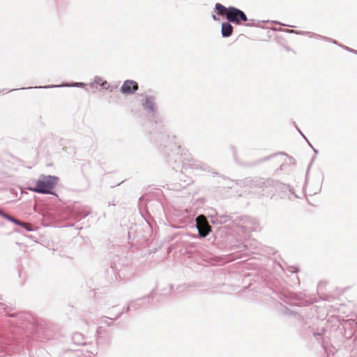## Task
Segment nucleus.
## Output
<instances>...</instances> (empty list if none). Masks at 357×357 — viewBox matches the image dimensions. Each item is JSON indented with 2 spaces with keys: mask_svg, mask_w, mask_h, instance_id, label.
Returning <instances> with one entry per match:
<instances>
[{
  "mask_svg": "<svg viewBox=\"0 0 357 357\" xmlns=\"http://www.w3.org/2000/svg\"><path fill=\"white\" fill-rule=\"evenodd\" d=\"M300 134L303 136V137H305L304 134L301 132V130H299Z\"/></svg>",
  "mask_w": 357,
  "mask_h": 357,
  "instance_id": "a19ab883",
  "label": "nucleus"
},
{
  "mask_svg": "<svg viewBox=\"0 0 357 357\" xmlns=\"http://www.w3.org/2000/svg\"><path fill=\"white\" fill-rule=\"evenodd\" d=\"M212 18H213V20H215V21H218V20H219V18H218V17H216V15H212Z\"/></svg>",
  "mask_w": 357,
  "mask_h": 357,
  "instance_id": "c9c22d12",
  "label": "nucleus"
},
{
  "mask_svg": "<svg viewBox=\"0 0 357 357\" xmlns=\"http://www.w3.org/2000/svg\"><path fill=\"white\" fill-rule=\"evenodd\" d=\"M214 10L219 15L225 16V13H227V12H228L229 7L227 8V7H225V6H223L222 4H221L220 3H216L215 5Z\"/></svg>",
  "mask_w": 357,
  "mask_h": 357,
  "instance_id": "412c9836",
  "label": "nucleus"
},
{
  "mask_svg": "<svg viewBox=\"0 0 357 357\" xmlns=\"http://www.w3.org/2000/svg\"><path fill=\"white\" fill-rule=\"evenodd\" d=\"M225 18L229 22L235 24H241L243 22L248 20L245 13L234 6H229V10L225 13Z\"/></svg>",
  "mask_w": 357,
  "mask_h": 357,
  "instance_id": "0eeeda50",
  "label": "nucleus"
},
{
  "mask_svg": "<svg viewBox=\"0 0 357 357\" xmlns=\"http://www.w3.org/2000/svg\"><path fill=\"white\" fill-rule=\"evenodd\" d=\"M112 319H112L110 317H103L101 321V323H102L108 326H110L112 325V322H110L109 320H112Z\"/></svg>",
  "mask_w": 357,
  "mask_h": 357,
  "instance_id": "a878e982",
  "label": "nucleus"
},
{
  "mask_svg": "<svg viewBox=\"0 0 357 357\" xmlns=\"http://www.w3.org/2000/svg\"><path fill=\"white\" fill-rule=\"evenodd\" d=\"M72 340L77 345H84L86 344L84 335L78 332L73 333Z\"/></svg>",
  "mask_w": 357,
  "mask_h": 357,
  "instance_id": "aec40b11",
  "label": "nucleus"
},
{
  "mask_svg": "<svg viewBox=\"0 0 357 357\" xmlns=\"http://www.w3.org/2000/svg\"><path fill=\"white\" fill-rule=\"evenodd\" d=\"M252 186L260 189V193L263 196L272 197L277 192V187H283L282 183L271 178H256L252 181Z\"/></svg>",
  "mask_w": 357,
  "mask_h": 357,
  "instance_id": "7ed1b4c3",
  "label": "nucleus"
},
{
  "mask_svg": "<svg viewBox=\"0 0 357 357\" xmlns=\"http://www.w3.org/2000/svg\"><path fill=\"white\" fill-rule=\"evenodd\" d=\"M285 31L287 32V33H296V34L306 35V36H308L310 38H313L314 37V38H316L322 39V38L324 37V36H321V35H319V34H317V33H313V32H310V31H295V30H293V29H286Z\"/></svg>",
  "mask_w": 357,
  "mask_h": 357,
  "instance_id": "6ab92c4d",
  "label": "nucleus"
},
{
  "mask_svg": "<svg viewBox=\"0 0 357 357\" xmlns=\"http://www.w3.org/2000/svg\"><path fill=\"white\" fill-rule=\"evenodd\" d=\"M233 222L236 227H241L248 231H260L261 227L259 220L250 216H238L234 218Z\"/></svg>",
  "mask_w": 357,
  "mask_h": 357,
  "instance_id": "39448f33",
  "label": "nucleus"
},
{
  "mask_svg": "<svg viewBox=\"0 0 357 357\" xmlns=\"http://www.w3.org/2000/svg\"><path fill=\"white\" fill-rule=\"evenodd\" d=\"M20 338L14 335L10 336L5 335L0 333V347L2 348H6L8 346H19L20 348H22L24 346H20Z\"/></svg>",
  "mask_w": 357,
  "mask_h": 357,
  "instance_id": "9d476101",
  "label": "nucleus"
},
{
  "mask_svg": "<svg viewBox=\"0 0 357 357\" xmlns=\"http://www.w3.org/2000/svg\"><path fill=\"white\" fill-rule=\"evenodd\" d=\"M78 214H80L79 215L80 218H83L86 217L89 214V211H80L78 213Z\"/></svg>",
  "mask_w": 357,
  "mask_h": 357,
  "instance_id": "2f4dec72",
  "label": "nucleus"
},
{
  "mask_svg": "<svg viewBox=\"0 0 357 357\" xmlns=\"http://www.w3.org/2000/svg\"><path fill=\"white\" fill-rule=\"evenodd\" d=\"M249 22L245 24L248 26H254V20L250 19L248 20Z\"/></svg>",
  "mask_w": 357,
  "mask_h": 357,
  "instance_id": "72a5a7b5",
  "label": "nucleus"
},
{
  "mask_svg": "<svg viewBox=\"0 0 357 357\" xmlns=\"http://www.w3.org/2000/svg\"><path fill=\"white\" fill-rule=\"evenodd\" d=\"M279 154H284V153L282 152H280V153H279ZM277 155H278V153H276V154H274V155H270L266 156L264 158H262L259 159V160H257L255 162V164H258V163H260V162L268 161V160L272 158L273 156H275Z\"/></svg>",
  "mask_w": 357,
  "mask_h": 357,
  "instance_id": "5701e85b",
  "label": "nucleus"
},
{
  "mask_svg": "<svg viewBox=\"0 0 357 357\" xmlns=\"http://www.w3.org/2000/svg\"><path fill=\"white\" fill-rule=\"evenodd\" d=\"M340 46L342 47V48H344V50H346L348 52H352V53H354V54H357V50H355L354 49H351V48H350L349 47H347L345 45H340Z\"/></svg>",
  "mask_w": 357,
  "mask_h": 357,
  "instance_id": "c85d7f7f",
  "label": "nucleus"
},
{
  "mask_svg": "<svg viewBox=\"0 0 357 357\" xmlns=\"http://www.w3.org/2000/svg\"><path fill=\"white\" fill-rule=\"evenodd\" d=\"M288 198L291 199V197L289 196V194H287Z\"/></svg>",
  "mask_w": 357,
  "mask_h": 357,
  "instance_id": "09e8293b",
  "label": "nucleus"
},
{
  "mask_svg": "<svg viewBox=\"0 0 357 357\" xmlns=\"http://www.w3.org/2000/svg\"><path fill=\"white\" fill-rule=\"evenodd\" d=\"M349 321H352V323L355 324L354 320H349ZM356 324H357L356 323Z\"/></svg>",
  "mask_w": 357,
  "mask_h": 357,
  "instance_id": "49530a36",
  "label": "nucleus"
},
{
  "mask_svg": "<svg viewBox=\"0 0 357 357\" xmlns=\"http://www.w3.org/2000/svg\"><path fill=\"white\" fill-rule=\"evenodd\" d=\"M103 331H104V329L102 326H99L96 330V333L98 335H100V334L103 333Z\"/></svg>",
  "mask_w": 357,
  "mask_h": 357,
  "instance_id": "473e14b6",
  "label": "nucleus"
},
{
  "mask_svg": "<svg viewBox=\"0 0 357 357\" xmlns=\"http://www.w3.org/2000/svg\"><path fill=\"white\" fill-rule=\"evenodd\" d=\"M282 185H284V188L280 186L277 187V192L280 193L281 197H284L287 192H289V194L294 195L296 197H298L290 185L284 183H282Z\"/></svg>",
  "mask_w": 357,
  "mask_h": 357,
  "instance_id": "a211bd4d",
  "label": "nucleus"
},
{
  "mask_svg": "<svg viewBox=\"0 0 357 357\" xmlns=\"http://www.w3.org/2000/svg\"><path fill=\"white\" fill-rule=\"evenodd\" d=\"M102 81H103V80H102V77H98V76L95 77V79H94V83H95L96 84H99V85H100V84H101V82H102Z\"/></svg>",
  "mask_w": 357,
  "mask_h": 357,
  "instance_id": "7c9ffc66",
  "label": "nucleus"
},
{
  "mask_svg": "<svg viewBox=\"0 0 357 357\" xmlns=\"http://www.w3.org/2000/svg\"><path fill=\"white\" fill-rule=\"evenodd\" d=\"M258 243L256 241H253L250 243V245L238 243L237 244H234L231 245V250H236L238 252H242L244 250H248L249 251L252 252H255L256 251H258Z\"/></svg>",
  "mask_w": 357,
  "mask_h": 357,
  "instance_id": "f8f14e48",
  "label": "nucleus"
},
{
  "mask_svg": "<svg viewBox=\"0 0 357 357\" xmlns=\"http://www.w3.org/2000/svg\"><path fill=\"white\" fill-rule=\"evenodd\" d=\"M157 139H160V140L165 139L167 138L168 140H175L176 139V137L173 135L172 137H170L169 135H165V134H160L159 136L156 137Z\"/></svg>",
  "mask_w": 357,
  "mask_h": 357,
  "instance_id": "393cba45",
  "label": "nucleus"
},
{
  "mask_svg": "<svg viewBox=\"0 0 357 357\" xmlns=\"http://www.w3.org/2000/svg\"><path fill=\"white\" fill-rule=\"evenodd\" d=\"M195 227L198 231V236L200 238H206L212 231L205 216L200 215L195 219Z\"/></svg>",
  "mask_w": 357,
  "mask_h": 357,
  "instance_id": "6e6552de",
  "label": "nucleus"
},
{
  "mask_svg": "<svg viewBox=\"0 0 357 357\" xmlns=\"http://www.w3.org/2000/svg\"><path fill=\"white\" fill-rule=\"evenodd\" d=\"M5 91V89H3V90H2V91ZM1 91H0V93H1Z\"/></svg>",
  "mask_w": 357,
  "mask_h": 357,
  "instance_id": "5fc2aeb1",
  "label": "nucleus"
},
{
  "mask_svg": "<svg viewBox=\"0 0 357 357\" xmlns=\"http://www.w3.org/2000/svg\"><path fill=\"white\" fill-rule=\"evenodd\" d=\"M138 83L134 80L127 79L124 81L120 88V91L123 94H132L138 90Z\"/></svg>",
  "mask_w": 357,
  "mask_h": 357,
  "instance_id": "9b49d317",
  "label": "nucleus"
},
{
  "mask_svg": "<svg viewBox=\"0 0 357 357\" xmlns=\"http://www.w3.org/2000/svg\"><path fill=\"white\" fill-rule=\"evenodd\" d=\"M300 134L303 136V137H305L304 134L301 132V130H299Z\"/></svg>",
  "mask_w": 357,
  "mask_h": 357,
  "instance_id": "37998d69",
  "label": "nucleus"
},
{
  "mask_svg": "<svg viewBox=\"0 0 357 357\" xmlns=\"http://www.w3.org/2000/svg\"><path fill=\"white\" fill-rule=\"evenodd\" d=\"M162 144H160L159 149L164 155L167 157L166 162L176 171L181 167L182 173L179 175L181 179L179 186L176 184H172L169 188L170 190L177 191L179 190L180 188H186L192 183L190 178H188L187 180H183L181 178V177L183 176V169L187 171L188 169H192L201 170L204 172L213 173L212 168L208 164L192 158L190 154L183 153V149L176 142H174L172 144H165L162 147Z\"/></svg>",
  "mask_w": 357,
  "mask_h": 357,
  "instance_id": "f257e3e1",
  "label": "nucleus"
},
{
  "mask_svg": "<svg viewBox=\"0 0 357 357\" xmlns=\"http://www.w3.org/2000/svg\"><path fill=\"white\" fill-rule=\"evenodd\" d=\"M322 40H326V41H327V42H331V43H333V44H335V45H339V46H340V44H339V43H337V40H333V39H332V38H328V37H326V36L323 37V38H322Z\"/></svg>",
  "mask_w": 357,
  "mask_h": 357,
  "instance_id": "bb28decb",
  "label": "nucleus"
},
{
  "mask_svg": "<svg viewBox=\"0 0 357 357\" xmlns=\"http://www.w3.org/2000/svg\"><path fill=\"white\" fill-rule=\"evenodd\" d=\"M0 216L15 223V225H20V226L24 227L26 231H32L33 230L31 225H28L25 222H21L20 220L12 217L11 215H10L8 213L4 212L3 211H2Z\"/></svg>",
  "mask_w": 357,
  "mask_h": 357,
  "instance_id": "4468645a",
  "label": "nucleus"
},
{
  "mask_svg": "<svg viewBox=\"0 0 357 357\" xmlns=\"http://www.w3.org/2000/svg\"><path fill=\"white\" fill-rule=\"evenodd\" d=\"M314 151L315 153H317V150L314 149Z\"/></svg>",
  "mask_w": 357,
  "mask_h": 357,
  "instance_id": "3c124183",
  "label": "nucleus"
},
{
  "mask_svg": "<svg viewBox=\"0 0 357 357\" xmlns=\"http://www.w3.org/2000/svg\"><path fill=\"white\" fill-rule=\"evenodd\" d=\"M300 134L303 136V137H305L304 134L301 132V130H299Z\"/></svg>",
  "mask_w": 357,
  "mask_h": 357,
  "instance_id": "c03bdc74",
  "label": "nucleus"
},
{
  "mask_svg": "<svg viewBox=\"0 0 357 357\" xmlns=\"http://www.w3.org/2000/svg\"><path fill=\"white\" fill-rule=\"evenodd\" d=\"M85 348L82 351L83 357H94L98 354V346L96 344H85Z\"/></svg>",
  "mask_w": 357,
  "mask_h": 357,
  "instance_id": "2eb2a0df",
  "label": "nucleus"
},
{
  "mask_svg": "<svg viewBox=\"0 0 357 357\" xmlns=\"http://www.w3.org/2000/svg\"><path fill=\"white\" fill-rule=\"evenodd\" d=\"M309 330H310V333H312L313 335V336L317 338V340H319V338L322 335H324V334L326 331L325 329H324V328L317 329V331H315L314 328H311L310 326L309 327Z\"/></svg>",
  "mask_w": 357,
  "mask_h": 357,
  "instance_id": "4be33fe9",
  "label": "nucleus"
},
{
  "mask_svg": "<svg viewBox=\"0 0 357 357\" xmlns=\"http://www.w3.org/2000/svg\"><path fill=\"white\" fill-rule=\"evenodd\" d=\"M216 214H217V217L215 219H212V220H211V222L213 224L222 225V224L226 223L230 220L233 222V220H234V219H233V217H231L230 215H227L226 214H222V215H218V213H216Z\"/></svg>",
  "mask_w": 357,
  "mask_h": 357,
  "instance_id": "f3484780",
  "label": "nucleus"
},
{
  "mask_svg": "<svg viewBox=\"0 0 357 357\" xmlns=\"http://www.w3.org/2000/svg\"><path fill=\"white\" fill-rule=\"evenodd\" d=\"M15 89H11V90H10L9 91H15Z\"/></svg>",
  "mask_w": 357,
  "mask_h": 357,
  "instance_id": "864d4df0",
  "label": "nucleus"
},
{
  "mask_svg": "<svg viewBox=\"0 0 357 357\" xmlns=\"http://www.w3.org/2000/svg\"><path fill=\"white\" fill-rule=\"evenodd\" d=\"M288 198L291 199V197L289 196V194H287Z\"/></svg>",
  "mask_w": 357,
  "mask_h": 357,
  "instance_id": "de8ad7c7",
  "label": "nucleus"
},
{
  "mask_svg": "<svg viewBox=\"0 0 357 357\" xmlns=\"http://www.w3.org/2000/svg\"><path fill=\"white\" fill-rule=\"evenodd\" d=\"M58 181L59 178L57 176L42 175L36 182L35 185L30 187L29 189L40 194H54L52 189L55 187Z\"/></svg>",
  "mask_w": 357,
  "mask_h": 357,
  "instance_id": "20e7f679",
  "label": "nucleus"
},
{
  "mask_svg": "<svg viewBox=\"0 0 357 357\" xmlns=\"http://www.w3.org/2000/svg\"><path fill=\"white\" fill-rule=\"evenodd\" d=\"M100 86L103 89L106 90H109L110 91H112L113 88L111 87L110 84L105 80L102 81L101 84H100Z\"/></svg>",
  "mask_w": 357,
  "mask_h": 357,
  "instance_id": "b1692460",
  "label": "nucleus"
},
{
  "mask_svg": "<svg viewBox=\"0 0 357 357\" xmlns=\"http://www.w3.org/2000/svg\"><path fill=\"white\" fill-rule=\"evenodd\" d=\"M288 198L291 199V197L289 196V194H287Z\"/></svg>",
  "mask_w": 357,
  "mask_h": 357,
  "instance_id": "8fccbe9b",
  "label": "nucleus"
},
{
  "mask_svg": "<svg viewBox=\"0 0 357 357\" xmlns=\"http://www.w3.org/2000/svg\"><path fill=\"white\" fill-rule=\"evenodd\" d=\"M298 269L297 268H295V270L293 271V272H296V273L298 272Z\"/></svg>",
  "mask_w": 357,
  "mask_h": 357,
  "instance_id": "a18cd8bd",
  "label": "nucleus"
},
{
  "mask_svg": "<svg viewBox=\"0 0 357 357\" xmlns=\"http://www.w3.org/2000/svg\"><path fill=\"white\" fill-rule=\"evenodd\" d=\"M85 85L83 82H72V83H66L62 85H59V86H66V87H83ZM59 87L58 85H46V86H30V87H22L19 89L20 90H26V89H50Z\"/></svg>",
  "mask_w": 357,
  "mask_h": 357,
  "instance_id": "ddd939ff",
  "label": "nucleus"
},
{
  "mask_svg": "<svg viewBox=\"0 0 357 357\" xmlns=\"http://www.w3.org/2000/svg\"><path fill=\"white\" fill-rule=\"evenodd\" d=\"M300 134L303 136V137H305L304 134L301 132V130H299Z\"/></svg>",
  "mask_w": 357,
  "mask_h": 357,
  "instance_id": "ea45409f",
  "label": "nucleus"
},
{
  "mask_svg": "<svg viewBox=\"0 0 357 357\" xmlns=\"http://www.w3.org/2000/svg\"><path fill=\"white\" fill-rule=\"evenodd\" d=\"M271 298L275 301H277L280 305V310L284 315H294L298 316V317H301V314L303 312H297L294 310H291L284 305L282 302L290 305H296L298 304V301L299 300V296L296 294L289 292V291H282L278 292L273 291L271 294Z\"/></svg>",
  "mask_w": 357,
  "mask_h": 357,
  "instance_id": "f03ea898",
  "label": "nucleus"
},
{
  "mask_svg": "<svg viewBox=\"0 0 357 357\" xmlns=\"http://www.w3.org/2000/svg\"><path fill=\"white\" fill-rule=\"evenodd\" d=\"M153 293L154 291H153L146 296L130 301L127 306V311L137 310L148 307L149 305V298H153Z\"/></svg>",
  "mask_w": 357,
  "mask_h": 357,
  "instance_id": "1a4fd4ad",
  "label": "nucleus"
},
{
  "mask_svg": "<svg viewBox=\"0 0 357 357\" xmlns=\"http://www.w3.org/2000/svg\"><path fill=\"white\" fill-rule=\"evenodd\" d=\"M123 312H128V311H127V307H126L125 310H123V312H120V313L116 316V317L114 319H117L119 317H120L121 316V314H122V313H123Z\"/></svg>",
  "mask_w": 357,
  "mask_h": 357,
  "instance_id": "f704fd0d",
  "label": "nucleus"
},
{
  "mask_svg": "<svg viewBox=\"0 0 357 357\" xmlns=\"http://www.w3.org/2000/svg\"><path fill=\"white\" fill-rule=\"evenodd\" d=\"M321 185L318 184L314 189L311 190V192L312 194H317V192H319L321 191Z\"/></svg>",
  "mask_w": 357,
  "mask_h": 357,
  "instance_id": "c756f323",
  "label": "nucleus"
},
{
  "mask_svg": "<svg viewBox=\"0 0 357 357\" xmlns=\"http://www.w3.org/2000/svg\"><path fill=\"white\" fill-rule=\"evenodd\" d=\"M300 134L303 136V137H305L304 134L301 132V130H299Z\"/></svg>",
  "mask_w": 357,
  "mask_h": 357,
  "instance_id": "58836bf2",
  "label": "nucleus"
},
{
  "mask_svg": "<svg viewBox=\"0 0 357 357\" xmlns=\"http://www.w3.org/2000/svg\"><path fill=\"white\" fill-rule=\"evenodd\" d=\"M300 134L303 136V137H305L304 134L301 132V130H299Z\"/></svg>",
  "mask_w": 357,
  "mask_h": 357,
  "instance_id": "79ce46f5",
  "label": "nucleus"
},
{
  "mask_svg": "<svg viewBox=\"0 0 357 357\" xmlns=\"http://www.w3.org/2000/svg\"><path fill=\"white\" fill-rule=\"evenodd\" d=\"M142 105L143 109L146 112L150 120L157 124L159 119L155 97L152 95H146Z\"/></svg>",
  "mask_w": 357,
  "mask_h": 357,
  "instance_id": "423d86ee",
  "label": "nucleus"
},
{
  "mask_svg": "<svg viewBox=\"0 0 357 357\" xmlns=\"http://www.w3.org/2000/svg\"><path fill=\"white\" fill-rule=\"evenodd\" d=\"M305 185H306L307 188L310 187V183H309L307 179H306Z\"/></svg>",
  "mask_w": 357,
  "mask_h": 357,
  "instance_id": "e433bc0d",
  "label": "nucleus"
},
{
  "mask_svg": "<svg viewBox=\"0 0 357 357\" xmlns=\"http://www.w3.org/2000/svg\"><path fill=\"white\" fill-rule=\"evenodd\" d=\"M24 314L23 312H20L18 314H10V317H18L20 320H22L24 318Z\"/></svg>",
  "mask_w": 357,
  "mask_h": 357,
  "instance_id": "cd10ccee",
  "label": "nucleus"
},
{
  "mask_svg": "<svg viewBox=\"0 0 357 357\" xmlns=\"http://www.w3.org/2000/svg\"><path fill=\"white\" fill-rule=\"evenodd\" d=\"M230 23L227 21L221 24V34L223 38H228L232 35L234 28Z\"/></svg>",
  "mask_w": 357,
  "mask_h": 357,
  "instance_id": "dca6fc26",
  "label": "nucleus"
},
{
  "mask_svg": "<svg viewBox=\"0 0 357 357\" xmlns=\"http://www.w3.org/2000/svg\"><path fill=\"white\" fill-rule=\"evenodd\" d=\"M95 84H95V83H94V82H92V83H91V84H90V86H91V88H93V87L95 86Z\"/></svg>",
  "mask_w": 357,
  "mask_h": 357,
  "instance_id": "4c0bfd02",
  "label": "nucleus"
},
{
  "mask_svg": "<svg viewBox=\"0 0 357 357\" xmlns=\"http://www.w3.org/2000/svg\"><path fill=\"white\" fill-rule=\"evenodd\" d=\"M2 211H3L1 209H0V215L1 214Z\"/></svg>",
  "mask_w": 357,
  "mask_h": 357,
  "instance_id": "603ef678",
  "label": "nucleus"
}]
</instances>
